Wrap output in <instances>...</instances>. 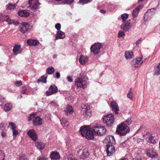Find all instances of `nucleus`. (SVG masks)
<instances>
[{
	"mask_svg": "<svg viewBox=\"0 0 160 160\" xmlns=\"http://www.w3.org/2000/svg\"><path fill=\"white\" fill-rule=\"evenodd\" d=\"M132 120L130 118H128L125 122H123L121 125L118 126L116 132L120 136H124L130 131L129 128L126 125L131 124Z\"/></svg>",
	"mask_w": 160,
	"mask_h": 160,
	"instance_id": "obj_1",
	"label": "nucleus"
},
{
	"mask_svg": "<svg viewBox=\"0 0 160 160\" xmlns=\"http://www.w3.org/2000/svg\"><path fill=\"white\" fill-rule=\"evenodd\" d=\"M102 119L103 123L108 127L112 126L114 122V116L112 114L104 116Z\"/></svg>",
	"mask_w": 160,
	"mask_h": 160,
	"instance_id": "obj_2",
	"label": "nucleus"
},
{
	"mask_svg": "<svg viewBox=\"0 0 160 160\" xmlns=\"http://www.w3.org/2000/svg\"><path fill=\"white\" fill-rule=\"evenodd\" d=\"M87 78L85 76H81L80 77L78 78L76 81L75 85L78 87L83 88H85L86 87Z\"/></svg>",
	"mask_w": 160,
	"mask_h": 160,
	"instance_id": "obj_3",
	"label": "nucleus"
},
{
	"mask_svg": "<svg viewBox=\"0 0 160 160\" xmlns=\"http://www.w3.org/2000/svg\"><path fill=\"white\" fill-rule=\"evenodd\" d=\"M95 135L101 136L105 135L107 132V130L104 127L101 125L95 126L93 129Z\"/></svg>",
	"mask_w": 160,
	"mask_h": 160,
	"instance_id": "obj_4",
	"label": "nucleus"
},
{
	"mask_svg": "<svg viewBox=\"0 0 160 160\" xmlns=\"http://www.w3.org/2000/svg\"><path fill=\"white\" fill-rule=\"evenodd\" d=\"M103 46L100 42L95 43L93 44L90 48L91 51L94 54H98L100 52V50L102 48Z\"/></svg>",
	"mask_w": 160,
	"mask_h": 160,
	"instance_id": "obj_5",
	"label": "nucleus"
},
{
	"mask_svg": "<svg viewBox=\"0 0 160 160\" xmlns=\"http://www.w3.org/2000/svg\"><path fill=\"white\" fill-rule=\"evenodd\" d=\"M28 4L30 8L32 11L38 9L39 5H40L38 0H29Z\"/></svg>",
	"mask_w": 160,
	"mask_h": 160,
	"instance_id": "obj_6",
	"label": "nucleus"
},
{
	"mask_svg": "<svg viewBox=\"0 0 160 160\" xmlns=\"http://www.w3.org/2000/svg\"><path fill=\"white\" fill-rule=\"evenodd\" d=\"M58 91L57 87L55 85H51L48 88V90L46 91L45 94L48 96L55 94Z\"/></svg>",
	"mask_w": 160,
	"mask_h": 160,
	"instance_id": "obj_7",
	"label": "nucleus"
},
{
	"mask_svg": "<svg viewBox=\"0 0 160 160\" xmlns=\"http://www.w3.org/2000/svg\"><path fill=\"white\" fill-rule=\"evenodd\" d=\"M106 151L108 156H112L115 153V148L112 144H108L106 145Z\"/></svg>",
	"mask_w": 160,
	"mask_h": 160,
	"instance_id": "obj_8",
	"label": "nucleus"
},
{
	"mask_svg": "<svg viewBox=\"0 0 160 160\" xmlns=\"http://www.w3.org/2000/svg\"><path fill=\"white\" fill-rule=\"evenodd\" d=\"M81 111L83 112V114L85 116L90 117L92 116L91 111L90 110V107L88 105H84L82 106Z\"/></svg>",
	"mask_w": 160,
	"mask_h": 160,
	"instance_id": "obj_9",
	"label": "nucleus"
},
{
	"mask_svg": "<svg viewBox=\"0 0 160 160\" xmlns=\"http://www.w3.org/2000/svg\"><path fill=\"white\" fill-rule=\"evenodd\" d=\"M2 16L3 19L6 22H8L9 24H13L15 25H17L19 24V22L18 20H16L15 19L10 18L9 15H3Z\"/></svg>",
	"mask_w": 160,
	"mask_h": 160,
	"instance_id": "obj_10",
	"label": "nucleus"
},
{
	"mask_svg": "<svg viewBox=\"0 0 160 160\" xmlns=\"http://www.w3.org/2000/svg\"><path fill=\"white\" fill-rule=\"evenodd\" d=\"M30 24L28 22H22L20 26L19 31L22 33H24L28 30Z\"/></svg>",
	"mask_w": 160,
	"mask_h": 160,
	"instance_id": "obj_11",
	"label": "nucleus"
},
{
	"mask_svg": "<svg viewBox=\"0 0 160 160\" xmlns=\"http://www.w3.org/2000/svg\"><path fill=\"white\" fill-rule=\"evenodd\" d=\"M155 11L156 9L155 8L148 10L144 14V19L147 20L150 19L151 16L155 13Z\"/></svg>",
	"mask_w": 160,
	"mask_h": 160,
	"instance_id": "obj_12",
	"label": "nucleus"
},
{
	"mask_svg": "<svg viewBox=\"0 0 160 160\" xmlns=\"http://www.w3.org/2000/svg\"><path fill=\"white\" fill-rule=\"evenodd\" d=\"M78 154L81 152V155H80V158L81 159H84L86 158L87 156L89 155L88 150L87 148H84L83 149H79V150L77 152Z\"/></svg>",
	"mask_w": 160,
	"mask_h": 160,
	"instance_id": "obj_13",
	"label": "nucleus"
},
{
	"mask_svg": "<svg viewBox=\"0 0 160 160\" xmlns=\"http://www.w3.org/2000/svg\"><path fill=\"white\" fill-rule=\"evenodd\" d=\"M121 28L125 32L128 31L131 28L130 20L127 21L121 25Z\"/></svg>",
	"mask_w": 160,
	"mask_h": 160,
	"instance_id": "obj_14",
	"label": "nucleus"
},
{
	"mask_svg": "<svg viewBox=\"0 0 160 160\" xmlns=\"http://www.w3.org/2000/svg\"><path fill=\"white\" fill-rule=\"evenodd\" d=\"M146 154L149 157L152 158H156L158 157V155L156 153L152 150L151 151L148 148L146 149Z\"/></svg>",
	"mask_w": 160,
	"mask_h": 160,
	"instance_id": "obj_15",
	"label": "nucleus"
},
{
	"mask_svg": "<svg viewBox=\"0 0 160 160\" xmlns=\"http://www.w3.org/2000/svg\"><path fill=\"white\" fill-rule=\"evenodd\" d=\"M27 134L34 141H36L37 140V136L34 130L32 129L29 130Z\"/></svg>",
	"mask_w": 160,
	"mask_h": 160,
	"instance_id": "obj_16",
	"label": "nucleus"
},
{
	"mask_svg": "<svg viewBox=\"0 0 160 160\" xmlns=\"http://www.w3.org/2000/svg\"><path fill=\"white\" fill-rule=\"evenodd\" d=\"M42 119L39 116H36L33 120V125L35 126H39L42 125Z\"/></svg>",
	"mask_w": 160,
	"mask_h": 160,
	"instance_id": "obj_17",
	"label": "nucleus"
},
{
	"mask_svg": "<svg viewBox=\"0 0 160 160\" xmlns=\"http://www.w3.org/2000/svg\"><path fill=\"white\" fill-rule=\"evenodd\" d=\"M50 157L51 159L55 160H59L60 158L59 153L57 151L52 152L50 154Z\"/></svg>",
	"mask_w": 160,
	"mask_h": 160,
	"instance_id": "obj_18",
	"label": "nucleus"
},
{
	"mask_svg": "<svg viewBox=\"0 0 160 160\" xmlns=\"http://www.w3.org/2000/svg\"><path fill=\"white\" fill-rule=\"evenodd\" d=\"M111 106L112 110L115 112L116 114H118L119 109L117 103L114 101L112 102H111Z\"/></svg>",
	"mask_w": 160,
	"mask_h": 160,
	"instance_id": "obj_19",
	"label": "nucleus"
},
{
	"mask_svg": "<svg viewBox=\"0 0 160 160\" xmlns=\"http://www.w3.org/2000/svg\"><path fill=\"white\" fill-rule=\"evenodd\" d=\"M143 7V5H139L133 10L132 13V16L133 18L137 17L139 10L142 9Z\"/></svg>",
	"mask_w": 160,
	"mask_h": 160,
	"instance_id": "obj_20",
	"label": "nucleus"
},
{
	"mask_svg": "<svg viewBox=\"0 0 160 160\" xmlns=\"http://www.w3.org/2000/svg\"><path fill=\"white\" fill-rule=\"evenodd\" d=\"M89 130V128L87 127V126H82L81 127L80 131L82 135L84 137L85 135H86V134Z\"/></svg>",
	"mask_w": 160,
	"mask_h": 160,
	"instance_id": "obj_21",
	"label": "nucleus"
},
{
	"mask_svg": "<svg viewBox=\"0 0 160 160\" xmlns=\"http://www.w3.org/2000/svg\"><path fill=\"white\" fill-rule=\"evenodd\" d=\"M39 42L38 41L29 39L27 40V43L30 46H36L39 44Z\"/></svg>",
	"mask_w": 160,
	"mask_h": 160,
	"instance_id": "obj_22",
	"label": "nucleus"
},
{
	"mask_svg": "<svg viewBox=\"0 0 160 160\" xmlns=\"http://www.w3.org/2000/svg\"><path fill=\"white\" fill-rule=\"evenodd\" d=\"M94 134L95 133L93 129L92 131L89 130L86 134V135H85L84 137L88 139H92L94 138Z\"/></svg>",
	"mask_w": 160,
	"mask_h": 160,
	"instance_id": "obj_23",
	"label": "nucleus"
},
{
	"mask_svg": "<svg viewBox=\"0 0 160 160\" xmlns=\"http://www.w3.org/2000/svg\"><path fill=\"white\" fill-rule=\"evenodd\" d=\"M65 37V34L63 32L61 31H58L56 34L55 39H63Z\"/></svg>",
	"mask_w": 160,
	"mask_h": 160,
	"instance_id": "obj_24",
	"label": "nucleus"
},
{
	"mask_svg": "<svg viewBox=\"0 0 160 160\" xmlns=\"http://www.w3.org/2000/svg\"><path fill=\"white\" fill-rule=\"evenodd\" d=\"M66 114L67 115L72 113L73 112V109L71 106H67L64 110Z\"/></svg>",
	"mask_w": 160,
	"mask_h": 160,
	"instance_id": "obj_25",
	"label": "nucleus"
},
{
	"mask_svg": "<svg viewBox=\"0 0 160 160\" xmlns=\"http://www.w3.org/2000/svg\"><path fill=\"white\" fill-rule=\"evenodd\" d=\"M18 14L19 16L22 17H27L29 15V13L27 10H22L19 11Z\"/></svg>",
	"mask_w": 160,
	"mask_h": 160,
	"instance_id": "obj_26",
	"label": "nucleus"
},
{
	"mask_svg": "<svg viewBox=\"0 0 160 160\" xmlns=\"http://www.w3.org/2000/svg\"><path fill=\"white\" fill-rule=\"evenodd\" d=\"M35 146L38 149L42 150L44 148L45 145L42 142L37 141L35 143Z\"/></svg>",
	"mask_w": 160,
	"mask_h": 160,
	"instance_id": "obj_27",
	"label": "nucleus"
},
{
	"mask_svg": "<svg viewBox=\"0 0 160 160\" xmlns=\"http://www.w3.org/2000/svg\"><path fill=\"white\" fill-rule=\"evenodd\" d=\"M88 60V58L87 57L81 55L79 58V61L82 64H84Z\"/></svg>",
	"mask_w": 160,
	"mask_h": 160,
	"instance_id": "obj_28",
	"label": "nucleus"
},
{
	"mask_svg": "<svg viewBox=\"0 0 160 160\" xmlns=\"http://www.w3.org/2000/svg\"><path fill=\"white\" fill-rule=\"evenodd\" d=\"M20 48V45H18L17 44H15L14 45L13 49V52L14 55H17L19 53Z\"/></svg>",
	"mask_w": 160,
	"mask_h": 160,
	"instance_id": "obj_29",
	"label": "nucleus"
},
{
	"mask_svg": "<svg viewBox=\"0 0 160 160\" xmlns=\"http://www.w3.org/2000/svg\"><path fill=\"white\" fill-rule=\"evenodd\" d=\"M107 140L109 143L110 144H114L115 143L114 138L113 136H108L106 138Z\"/></svg>",
	"mask_w": 160,
	"mask_h": 160,
	"instance_id": "obj_30",
	"label": "nucleus"
},
{
	"mask_svg": "<svg viewBox=\"0 0 160 160\" xmlns=\"http://www.w3.org/2000/svg\"><path fill=\"white\" fill-rule=\"evenodd\" d=\"M47 77V76H45V75H43L42 76L38 79L37 81V82L38 83H39L40 82H42L44 83H46Z\"/></svg>",
	"mask_w": 160,
	"mask_h": 160,
	"instance_id": "obj_31",
	"label": "nucleus"
},
{
	"mask_svg": "<svg viewBox=\"0 0 160 160\" xmlns=\"http://www.w3.org/2000/svg\"><path fill=\"white\" fill-rule=\"evenodd\" d=\"M133 57L132 52L126 51L125 52V58L127 59H129L132 58Z\"/></svg>",
	"mask_w": 160,
	"mask_h": 160,
	"instance_id": "obj_32",
	"label": "nucleus"
},
{
	"mask_svg": "<svg viewBox=\"0 0 160 160\" xmlns=\"http://www.w3.org/2000/svg\"><path fill=\"white\" fill-rule=\"evenodd\" d=\"M12 107V104L10 103H8L5 105L4 109L5 111L7 112L10 111Z\"/></svg>",
	"mask_w": 160,
	"mask_h": 160,
	"instance_id": "obj_33",
	"label": "nucleus"
},
{
	"mask_svg": "<svg viewBox=\"0 0 160 160\" xmlns=\"http://www.w3.org/2000/svg\"><path fill=\"white\" fill-rule=\"evenodd\" d=\"M55 71V69L53 67H48L46 70L47 73L48 74H53Z\"/></svg>",
	"mask_w": 160,
	"mask_h": 160,
	"instance_id": "obj_34",
	"label": "nucleus"
},
{
	"mask_svg": "<svg viewBox=\"0 0 160 160\" xmlns=\"http://www.w3.org/2000/svg\"><path fill=\"white\" fill-rule=\"evenodd\" d=\"M61 124L64 126H67L69 124V122L66 118H62L61 120Z\"/></svg>",
	"mask_w": 160,
	"mask_h": 160,
	"instance_id": "obj_35",
	"label": "nucleus"
},
{
	"mask_svg": "<svg viewBox=\"0 0 160 160\" xmlns=\"http://www.w3.org/2000/svg\"><path fill=\"white\" fill-rule=\"evenodd\" d=\"M160 63L158 65L156 68H155V73L154 75H158L160 74Z\"/></svg>",
	"mask_w": 160,
	"mask_h": 160,
	"instance_id": "obj_36",
	"label": "nucleus"
},
{
	"mask_svg": "<svg viewBox=\"0 0 160 160\" xmlns=\"http://www.w3.org/2000/svg\"><path fill=\"white\" fill-rule=\"evenodd\" d=\"M131 64L132 66H133L135 67H138L140 66V63L137 62V60L135 59H133L131 62Z\"/></svg>",
	"mask_w": 160,
	"mask_h": 160,
	"instance_id": "obj_37",
	"label": "nucleus"
},
{
	"mask_svg": "<svg viewBox=\"0 0 160 160\" xmlns=\"http://www.w3.org/2000/svg\"><path fill=\"white\" fill-rule=\"evenodd\" d=\"M128 17V14L127 13L122 14L121 16V18L122 19V22L123 23L125 22L126 20Z\"/></svg>",
	"mask_w": 160,
	"mask_h": 160,
	"instance_id": "obj_38",
	"label": "nucleus"
},
{
	"mask_svg": "<svg viewBox=\"0 0 160 160\" xmlns=\"http://www.w3.org/2000/svg\"><path fill=\"white\" fill-rule=\"evenodd\" d=\"M16 7V6L15 4L9 3L7 5L6 8L7 10H11L15 9Z\"/></svg>",
	"mask_w": 160,
	"mask_h": 160,
	"instance_id": "obj_39",
	"label": "nucleus"
},
{
	"mask_svg": "<svg viewBox=\"0 0 160 160\" xmlns=\"http://www.w3.org/2000/svg\"><path fill=\"white\" fill-rule=\"evenodd\" d=\"M92 0H79V2L82 4H86L91 2Z\"/></svg>",
	"mask_w": 160,
	"mask_h": 160,
	"instance_id": "obj_40",
	"label": "nucleus"
},
{
	"mask_svg": "<svg viewBox=\"0 0 160 160\" xmlns=\"http://www.w3.org/2000/svg\"><path fill=\"white\" fill-rule=\"evenodd\" d=\"M9 126L11 127V130H13L16 129L17 127L15 124L12 122H9Z\"/></svg>",
	"mask_w": 160,
	"mask_h": 160,
	"instance_id": "obj_41",
	"label": "nucleus"
},
{
	"mask_svg": "<svg viewBox=\"0 0 160 160\" xmlns=\"http://www.w3.org/2000/svg\"><path fill=\"white\" fill-rule=\"evenodd\" d=\"M36 117L34 114H30L28 118V121L30 122L32 120H33Z\"/></svg>",
	"mask_w": 160,
	"mask_h": 160,
	"instance_id": "obj_42",
	"label": "nucleus"
},
{
	"mask_svg": "<svg viewBox=\"0 0 160 160\" xmlns=\"http://www.w3.org/2000/svg\"><path fill=\"white\" fill-rule=\"evenodd\" d=\"M137 60V62L138 64L139 63H140V66L142 64L143 61L142 60V58H136V59Z\"/></svg>",
	"mask_w": 160,
	"mask_h": 160,
	"instance_id": "obj_43",
	"label": "nucleus"
},
{
	"mask_svg": "<svg viewBox=\"0 0 160 160\" xmlns=\"http://www.w3.org/2000/svg\"><path fill=\"white\" fill-rule=\"evenodd\" d=\"M125 36V34L124 32L122 31H120L118 32V37H123Z\"/></svg>",
	"mask_w": 160,
	"mask_h": 160,
	"instance_id": "obj_44",
	"label": "nucleus"
},
{
	"mask_svg": "<svg viewBox=\"0 0 160 160\" xmlns=\"http://www.w3.org/2000/svg\"><path fill=\"white\" fill-rule=\"evenodd\" d=\"M12 131L13 136L16 137L18 134V132L17 129L16 128L13 130H12Z\"/></svg>",
	"mask_w": 160,
	"mask_h": 160,
	"instance_id": "obj_45",
	"label": "nucleus"
},
{
	"mask_svg": "<svg viewBox=\"0 0 160 160\" xmlns=\"http://www.w3.org/2000/svg\"><path fill=\"white\" fill-rule=\"evenodd\" d=\"M19 160H27V158L25 155L23 154L21 155Z\"/></svg>",
	"mask_w": 160,
	"mask_h": 160,
	"instance_id": "obj_46",
	"label": "nucleus"
},
{
	"mask_svg": "<svg viewBox=\"0 0 160 160\" xmlns=\"http://www.w3.org/2000/svg\"><path fill=\"white\" fill-rule=\"evenodd\" d=\"M148 141L150 143H154V140L153 139V137L152 136L148 138Z\"/></svg>",
	"mask_w": 160,
	"mask_h": 160,
	"instance_id": "obj_47",
	"label": "nucleus"
},
{
	"mask_svg": "<svg viewBox=\"0 0 160 160\" xmlns=\"http://www.w3.org/2000/svg\"><path fill=\"white\" fill-rule=\"evenodd\" d=\"M4 123H1L0 124V129H1L2 131H4L5 130V131H6V130H5V127L4 126Z\"/></svg>",
	"mask_w": 160,
	"mask_h": 160,
	"instance_id": "obj_48",
	"label": "nucleus"
},
{
	"mask_svg": "<svg viewBox=\"0 0 160 160\" xmlns=\"http://www.w3.org/2000/svg\"><path fill=\"white\" fill-rule=\"evenodd\" d=\"M55 28L58 30H59L61 28V25L60 23H58L55 25Z\"/></svg>",
	"mask_w": 160,
	"mask_h": 160,
	"instance_id": "obj_49",
	"label": "nucleus"
},
{
	"mask_svg": "<svg viewBox=\"0 0 160 160\" xmlns=\"http://www.w3.org/2000/svg\"><path fill=\"white\" fill-rule=\"evenodd\" d=\"M74 0H65L64 2L67 4H70L74 2Z\"/></svg>",
	"mask_w": 160,
	"mask_h": 160,
	"instance_id": "obj_50",
	"label": "nucleus"
},
{
	"mask_svg": "<svg viewBox=\"0 0 160 160\" xmlns=\"http://www.w3.org/2000/svg\"><path fill=\"white\" fill-rule=\"evenodd\" d=\"M38 160H48V158L45 157H39L38 158Z\"/></svg>",
	"mask_w": 160,
	"mask_h": 160,
	"instance_id": "obj_51",
	"label": "nucleus"
},
{
	"mask_svg": "<svg viewBox=\"0 0 160 160\" xmlns=\"http://www.w3.org/2000/svg\"><path fill=\"white\" fill-rule=\"evenodd\" d=\"M142 40V38H140L138 39L136 43V45L137 46H138L139 44L141 42Z\"/></svg>",
	"mask_w": 160,
	"mask_h": 160,
	"instance_id": "obj_52",
	"label": "nucleus"
},
{
	"mask_svg": "<svg viewBox=\"0 0 160 160\" xmlns=\"http://www.w3.org/2000/svg\"><path fill=\"white\" fill-rule=\"evenodd\" d=\"M74 158L73 157V156L72 154H69L68 155V157H67V159L68 160H72Z\"/></svg>",
	"mask_w": 160,
	"mask_h": 160,
	"instance_id": "obj_53",
	"label": "nucleus"
},
{
	"mask_svg": "<svg viewBox=\"0 0 160 160\" xmlns=\"http://www.w3.org/2000/svg\"><path fill=\"white\" fill-rule=\"evenodd\" d=\"M1 136L3 138H4L6 136V132L4 131L1 132Z\"/></svg>",
	"mask_w": 160,
	"mask_h": 160,
	"instance_id": "obj_54",
	"label": "nucleus"
},
{
	"mask_svg": "<svg viewBox=\"0 0 160 160\" xmlns=\"http://www.w3.org/2000/svg\"><path fill=\"white\" fill-rule=\"evenodd\" d=\"M26 88L25 87H22V90L21 91V93L22 94H25L26 93Z\"/></svg>",
	"mask_w": 160,
	"mask_h": 160,
	"instance_id": "obj_55",
	"label": "nucleus"
},
{
	"mask_svg": "<svg viewBox=\"0 0 160 160\" xmlns=\"http://www.w3.org/2000/svg\"><path fill=\"white\" fill-rule=\"evenodd\" d=\"M127 97L131 100L132 99V94L128 93L127 95Z\"/></svg>",
	"mask_w": 160,
	"mask_h": 160,
	"instance_id": "obj_56",
	"label": "nucleus"
},
{
	"mask_svg": "<svg viewBox=\"0 0 160 160\" xmlns=\"http://www.w3.org/2000/svg\"><path fill=\"white\" fill-rule=\"evenodd\" d=\"M17 86H19L22 85V82L21 81H17L15 83Z\"/></svg>",
	"mask_w": 160,
	"mask_h": 160,
	"instance_id": "obj_57",
	"label": "nucleus"
},
{
	"mask_svg": "<svg viewBox=\"0 0 160 160\" xmlns=\"http://www.w3.org/2000/svg\"><path fill=\"white\" fill-rule=\"evenodd\" d=\"M68 81L69 82H72L73 81V79L71 77L68 76L67 78Z\"/></svg>",
	"mask_w": 160,
	"mask_h": 160,
	"instance_id": "obj_58",
	"label": "nucleus"
},
{
	"mask_svg": "<svg viewBox=\"0 0 160 160\" xmlns=\"http://www.w3.org/2000/svg\"><path fill=\"white\" fill-rule=\"evenodd\" d=\"M56 77L57 78H59L60 77V74L59 72H57L56 73Z\"/></svg>",
	"mask_w": 160,
	"mask_h": 160,
	"instance_id": "obj_59",
	"label": "nucleus"
},
{
	"mask_svg": "<svg viewBox=\"0 0 160 160\" xmlns=\"http://www.w3.org/2000/svg\"><path fill=\"white\" fill-rule=\"evenodd\" d=\"M5 99V98L3 97L0 96V102L3 101Z\"/></svg>",
	"mask_w": 160,
	"mask_h": 160,
	"instance_id": "obj_60",
	"label": "nucleus"
},
{
	"mask_svg": "<svg viewBox=\"0 0 160 160\" xmlns=\"http://www.w3.org/2000/svg\"><path fill=\"white\" fill-rule=\"evenodd\" d=\"M100 11L101 13H102L103 14L105 13L106 12V11L102 10V9H101V10H100Z\"/></svg>",
	"mask_w": 160,
	"mask_h": 160,
	"instance_id": "obj_61",
	"label": "nucleus"
},
{
	"mask_svg": "<svg viewBox=\"0 0 160 160\" xmlns=\"http://www.w3.org/2000/svg\"><path fill=\"white\" fill-rule=\"evenodd\" d=\"M1 155H2V156L3 157V158L2 159V160H5V159H4V157H5V155H4V154L3 153H2V152L1 153Z\"/></svg>",
	"mask_w": 160,
	"mask_h": 160,
	"instance_id": "obj_62",
	"label": "nucleus"
},
{
	"mask_svg": "<svg viewBox=\"0 0 160 160\" xmlns=\"http://www.w3.org/2000/svg\"><path fill=\"white\" fill-rule=\"evenodd\" d=\"M132 160H142V159L140 158H133L132 159Z\"/></svg>",
	"mask_w": 160,
	"mask_h": 160,
	"instance_id": "obj_63",
	"label": "nucleus"
},
{
	"mask_svg": "<svg viewBox=\"0 0 160 160\" xmlns=\"http://www.w3.org/2000/svg\"><path fill=\"white\" fill-rule=\"evenodd\" d=\"M132 88H130V89H129V91L128 93L132 94Z\"/></svg>",
	"mask_w": 160,
	"mask_h": 160,
	"instance_id": "obj_64",
	"label": "nucleus"
}]
</instances>
